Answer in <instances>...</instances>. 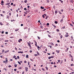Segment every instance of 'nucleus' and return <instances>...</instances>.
I'll return each mask as SVG.
<instances>
[{
  "mask_svg": "<svg viewBox=\"0 0 74 74\" xmlns=\"http://www.w3.org/2000/svg\"><path fill=\"white\" fill-rule=\"evenodd\" d=\"M27 44L29 47V49H31V42L30 41L27 42Z\"/></svg>",
  "mask_w": 74,
  "mask_h": 74,
  "instance_id": "nucleus-1",
  "label": "nucleus"
},
{
  "mask_svg": "<svg viewBox=\"0 0 74 74\" xmlns=\"http://www.w3.org/2000/svg\"><path fill=\"white\" fill-rule=\"evenodd\" d=\"M66 34L65 35V37H68L69 36V33L67 32L66 33Z\"/></svg>",
  "mask_w": 74,
  "mask_h": 74,
  "instance_id": "nucleus-2",
  "label": "nucleus"
},
{
  "mask_svg": "<svg viewBox=\"0 0 74 74\" xmlns=\"http://www.w3.org/2000/svg\"><path fill=\"white\" fill-rule=\"evenodd\" d=\"M8 62V60L7 59V58H5V61H3V63H7Z\"/></svg>",
  "mask_w": 74,
  "mask_h": 74,
  "instance_id": "nucleus-3",
  "label": "nucleus"
},
{
  "mask_svg": "<svg viewBox=\"0 0 74 74\" xmlns=\"http://www.w3.org/2000/svg\"><path fill=\"white\" fill-rule=\"evenodd\" d=\"M25 71L27 72V71H28V68L27 67H25Z\"/></svg>",
  "mask_w": 74,
  "mask_h": 74,
  "instance_id": "nucleus-4",
  "label": "nucleus"
},
{
  "mask_svg": "<svg viewBox=\"0 0 74 74\" xmlns=\"http://www.w3.org/2000/svg\"><path fill=\"white\" fill-rule=\"evenodd\" d=\"M3 4H4V1H3V0L1 1V5H4Z\"/></svg>",
  "mask_w": 74,
  "mask_h": 74,
  "instance_id": "nucleus-5",
  "label": "nucleus"
},
{
  "mask_svg": "<svg viewBox=\"0 0 74 74\" xmlns=\"http://www.w3.org/2000/svg\"><path fill=\"white\" fill-rule=\"evenodd\" d=\"M63 18H62L61 19V20L60 21V22H61V23H63Z\"/></svg>",
  "mask_w": 74,
  "mask_h": 74,
  "instance_id": "nucleus-6",
  "label": "nucleus"
},
{
  "mask_svg": "<svg viewBox=\"0 0 74 74\" xmlns=\"http://www.w3.org/2000/svg\"><path fill=\"white\" fill-rule=\"evenodd\" d=\"M70 2L71 3H74V1L73 0H70Z\"/></svg>",
  "mask_w": 74,
  "mask_h": 74,
  "instance_id": "nucleus-7",
  "label": "nucleus"
},
{
  "mask_svg": "<svg viewBox=\"0 0 74 74\" xmlns=\"http://www.w3.org/2000/svg\"><path fill=\"white\" fill-rule=\"evenodd\" d=\"M22 41V40L21 39H19V40H18V42H21V41Z\"/></svg>",
  "mask_w": 74,
  "mask_h": 74,
  "instance_id": "nucleus-8",
  "label": "nucleus"
},
{
  "mask_svg": "<svg viewBox=\"0 0 74 74\" xmlns=\"http://www.w3.org/2000/svg\"><path fill=\"white\" fill-rule=\"evenodd\" d=\"M19 30V29L18 28H17V29H15V32H18V30Z\"/></svg>",
  "mask_w": 74,
  "mask_h": 74,
  "instance_id": "nucleus-9",
  "label": "nucleus"
},
{
  "mask_svg": "<svg viewBox=\"0 0 74 74\" xmlns=\"http://www.w3.org/2000/svg\"><path fill=\"white\" fill-rule=\"evenodd\" d=\"M69 48H67L65 50V52H67L68 51V50H69Z\"/></svg>",
  "mask_w": 74,
  "mask_h": 74,
  "instance_id": "nucleus-10",
  "label": "nucleus"
},
{
  "mask_svg": "<svg viewBox=\"0 0 74 74\" xmlns=\"http://www.w3.org/2000/svg\"><path fill=\"white\" fill-rule=\"evenodd\" d=\"M23 53V51H19L18 52V53Z\"/></svg>",
  "mask_w": 74,
  "mask_h": 74,
  "instance_id": "nucleus-11",
  "label": "nucleus"
},
{
  "mask_svg": "<svg viewBox=\"0 0 74 74\" xmlns=\"http://www.w3.org/2000/svg\"><path fill=\"white\" fill-rule=\"evenodd\" d=\"M48 37H49V38H52V36H51L49 34H48Z\"/></svg>",
  "mask_w": 74,
  "mask_h": 74,
  "instance_id": "nucleus-12",
  "label": "nucleus"
},
{
  "mask_svg": "<svg viewBox=\"0 0 74 74\" xmlns=\"http://www.w3.org/2000/svg\"><path fill=\"white\" fill-rule=\"evenodd\" d=\"M36 53L37 54H38V55H40V53H39L38 52V51H37Z\"/></svg>",
  "mask_w": 74,
  "mask_h": 74,
  "instance_id": "nucleus-13",
  "label": "nucleus"
},
{
  "mask_svg": "<svg viewBox=\"0 0 74 74\" xmlns=\"http://www.w3.org/2000/svg\"><path fill=\"white\" fill-rule=\"evenodd\" d=\"M7 18L8 19H9V18H10V16H9V15H7Z\"/></svg>",
  "mask_w": 74,
  "mask_h": 74,
  "instance_id": "nucleus-14",
  "label": "nucleus"
},
{
  "mask_svg": "<svg viewBox=\"0 0 74 74\" xmlns=\"http://www.w3.org/2000/svg\"><path fill=\"white\" fill-rule=\"evenodd\" d=\"M26 58H29V55H26Z\"/></svg>",
  "mask_w": 74,
  "mask_h": 74,
  "instance_id": "nucleus-15",
  "label": "nucleus"
},
{
  "mask_svg": "<svg viewBox=\"0 0 74 74\" xmlns=\"http://www.w3.org/2000/svg\"><path fill=\"white\" fill-rule=\"evenodd\" d=\"M10 4V3H6V4H5V5H9Z\"/></svg>",
  "mask_w": 74,
  "mask_h": 74,
  "instance_id": "nucleus-16",
  "label": "nucleus"
},
{
  "mask_svg": "<svg viewBox=\"0 0 74 74\" xmlns=\"http://www.w3.org/2000/svg\"><path fill=\"white\" fill-rule=\"evenodd\" d=\"M5 42H8V40H5Z\"/></svg>",
  "mask_w": 74,
  "mask_h": 74,
  "instance_id": "nucleus-17",
  "label": "nucleus"
},
{
  "mask_svg": "<svg viewBox=\"0 0 74 74\" xmlns=\"http://www.w3.org/2000/svg\"><path fill=\"white\" fill-rule=\"evenodd\" d=\"M65 29V26L62 27L61 28V29Z\"/></svg>",
  "mask_w": 74,
  "mask_h": 74,
  "instance_id": "nucleus-18",
  "label": "nucleus"
},
{
  "mask_svg": "<svg viewBox=\"0 0 74 74\" xmlns=\"http://www.w3.org/2000/svg\"><path fill=\"white\" fill-rule=\"evenodd\" d=\"M40 8L41 9H44V7H43L42 6H41L40 7Z\"/></svg>",
  "mask_w": 74,
  "mask_h": 74,
  "instance_id": "nucleus-19",
  "label": "nucleus"
},
{
  "mask_svg": "<svg viewBox=\"0 0 74 74\" xmlns=\"http://www.w3.org/2000/svg\"><path fill=\"white\" fill-rule=\"evenodd\" d=\"M52 25H53V26L54 27H56V26H55V25H53V24H52Z\"/></svg>",
  "mask_w": 74,
  "mask_h": 74,
  "instance_id": "nucleus-20",
  "label": "nucleus"
},
{
  "mask_svg": "<svg viewBox=\"0 0 74 74\" xmlns=\"http://www.w3.org/2000/svg\"><path fill=\"white\" fill-rule=\"evenodd\" d=\"M50 44H51V45H54V44L53 43H52V42H51Z\"/></svg>",
  "mask_w": 74,
  "mask_h": 74,
  "instance_id": "nucleus-21",
  "label": "nucleus"
},
{
  "mask_svg": "<svg viewBox=\"0 0 74 74\" xmlns=\"http://www.w3.org/2000/svg\"><path fill=\"white\" fill-rule=\"evenodd\" d=\"M18 69L20 70H21V69H22V67H19L18 68Z\"/></svg>",
  "mask_w": 74,
  "mask_h": 74,
  "instance_id": "nucleus-22",
  "label": "nucleus"
},
{
  "mask_svg": "<svg viewBox=\"0 0 74 74\" xmlns=\"http://www.w3.org/2000/svg\"><path fill=\"white\" fill-rule=\"evenodd\" d=\"M20 8L21 9V10H22V9H23V7H22V5H21L20 7Z\"/></svg>",
  "mask_w": 74,
  "mask_h": 74,
  "instance_id": "nucleus-23",
  "label": "nucleus"
},
{
  "mask_svg": "<svg viewBox=\"0 0 74 74\" xmlns=\"http://www.w3.org/2000/svg\"><path fill=\"white\" fill-rule=\"evenodd\" d=\"M27 0H25L24 1V3H27Z\"/></svg>",
  "mask_w": 74,
  "mask_h": 74,
  "instance_id": "nucleus-24",
  "label": "nucleus"
},
{
  "mask_svg": "<svg viewBox=\"0 0 74 74\" xmlns=\"http://www.w3.org/2000/svg\"><path fill=\"white\" fill-rule=\"evenodd\" d=\"M46 1L47 3H49V0H47Z\"/></svg>",
  "mask_w": 74,
  "mask_h": 74,
  "instance_id": "nucleus-25",
  "label": "nucleus"
},
{
  "mask_svg": "<svg viewBox=\"0 0 74 74\" xmlns=\"http://www.w3.org/2000/svg\"><path fill=\"white\" fill-rule=\"evenodd\" d=\"M9 15L10 16H11V12L9 13Z\"/></svg>",
  "mask_w": 74,
  "mask_h": 74,
  "instance_id": "nucleus-26",
  "label": "nucleus"
},
{
  "mask_svg": "<svg viewBox=\"0 0 74 74\" xmlns=\"http://www.w3.org/2000/svg\"><path fill=\"white\" fill-rule=\"evenodd\" d=\"M70 25L71 26H72V27H73V24L71 23L70 24Z\"/></svg>",
  "mask_w": 74,
  "mask_h": 74,
  "instance_id": "nucleus-27",
  "label": "nucleus"
},
{
  "mask_svg": "<svg viewBox=\"0 0 74 74\" xmlns=\"http://www.w3.org/2000/svg\"><path fill=\"white\" fill-rule=\"evenodd\" d=\"M30 60L32 61V62H33V59H32V58H30Z\"/></svg>",
  "mask_w": 74,
  "mask_h": 74,
  "instance_id": "nucleus-28",
  "label": "nucleus"
},
{
  "mask_svg": "<svg viewBox=\"0 0 74 74\" xmlns=\"http://www.w3.org/2000/svg\"><path fill=\"white\" fill-rule=\"evenodd\" d=\"M45 68L47 70H48V67H45Z\"/></svg>",
  "mask_w": 74,
  "mask_h": 74,
  "instance_id": "nucleus-29",
  "label": "nucleus"
},
{
  "mask_svg": "<svg viewBox=\"0 0 74 74\" xmlns=\"http://www.w3.org/2000/svg\"><path fill=\"white\" fill-rule=\"evenodd\" d=\"M18 63L19 64H21V62L19 61H18Z\"/></svg>",
  "mask_w": 74,
  "mask_h": 74,
  "instance_id": "nucleus-30",
  "label": "nucleus"
},
{
  "mask_svg": "<svg viewBox=\"0 0 74 74\" xmlns=\"http://www.w3.org/2000/svg\"><path fill=\"white\" fill-rule=\"evenodd\" d=\"M60 52V50H58L57 52V53H59Z\"/></svg>",
  "mask_w": 74,
  "mask_h": 74,
  "instance_id": "nucleus-31",
  "label": "nucleus"
},
{
  "mask_svg": "<svg viewBox=\"0 0 74 74\" xmlns=\"http://www.w3.org/2000/svg\"><path fill=\"white\" fill-rule=\"evenodd\" d=\"M14 67H17V64H15L14 65Z\"/></svg>",
  "mask_w": 74,
  "mask_h": 74,
  "instance_id": "nucleus-32",
  "label": "nucleus"
},
{
  "mask_svg": "<svg viewBox=\"0 0 74 74\" xmlns=\"http://www.w3.org/2000/svg\"><path fill=\"white\" fill-rule=\"evenodd\" d=\"M55 23H56V24H57L58 23V22L57 21H55Z\"/></svg>",
  "mask_w": 74,
  "mask_h": 74,
  "instance_id": "nucleus-33",
  "label": "nucleus"
},
{
  "mask_svg": "<svg viewBox=\"0 0 74 74\" xmlns=\"http://www.w3.org/2000/svg\"><path fill=\"white\" fill-rule=\"evenodd\" d=\"M36 47H37V43H36L35 44V45Z\"/></svg>",
  "mask_w": 74,
  "mask_h": 74,
  "instance_id": "nucleus-34",
  "label": "nucleus"
},
{
  "mask_svg": "<svg viewBox=\"0 0 74 74\" xmlns=\"http://www.w3.org/2000/svg\"><path fill=\"white\" fill-rule=\"evenodd\" d=\"M62 37H63V36L61 35L60 36V38L61 39V38H62Z\"/></svg>",
  "mask_w": 74,
  "mask_h": 74,
  "instance_id": "nucleus-35",
  "label": "nucleus"
},
{
  "mask_svg": "<svg viewBox=\"0 0 74 74\" xmlns=\"http://www.w3.org/2000/svg\"><path fill=\"white\" fill-rule=\"evenodd\" d=\"M50 58H53L54 57L53 56H52L50 57Z\"/></svg>",
  "mask_w": 74,
  "mask_h": 74,
  "instance_id": "nucleus-36",
  "label": "nucleus"
},
{
  "mask_svg": "<svg viewBox=\"0 0 74 74\" xmlns=\"http://www.w3.org/2000/svg\"><path fill=\"white\" fill-rule=\"evenodd\" d=\"M34 56H37L38 55H37V54H34Z\"/></svg>",
  "mask_w": 74,
  "mask_h": 74,
  "instance_id": "nucleus-37",
  "label": "nucleus"
},
{
  "mask_svg": "<svg viewBox=\"0 0 74 74\" xmlns=\"http://www.w3.org/2000/svg\"><path fill=\"white\" fill-rule=\"evenodd\" d=\"M56 31L57 32H59V31H60V30H59V29H57Z\"/></svg>",
  "mask_w": 74,
  "mask_h": 74,
  "instance_id": "nucleus-38",
  "label": "nucleus"
},
{
  "mask_svg": "<svg viewBox=\"0 0 74 74\" xmlns=\"http://www.w3.org/2000/svg\"><path fill=\"white\" fill-rule=\"evenodd\" d=\"M11 22H13V21H14V20L11 19Z\"/></svg>",
  "mask_w": 74,
  "mask_h": 74,
  "instance_id": "nucleus-39",
  "label": "nucleus"
},
{
  "mask_svg": "<svg viewBox=\"0 0 74 74\" xmlns=\"http://www.w3.org/2000/svg\"><path fill=\"white\" fill-rule=\"evenodd\" d=\"M61 11L62 12H63V9L61 10Z\"/></svg>",
  "mask_w": 74,
  "mask_h": 74,
  "instance_id": "nucleus-40",
  "label": "nucleus"
},
{
  "mask_svg": "<svg viewBox=\"0 0 74 74\" xmlns=\"http://www.w3.org/2000/svg\"><path fill=\"white\" fill-rule=\"evenodd\" d=\"M8 67H9V68H10V67H11L12 66H11V65H9L8 66Z\"/></svg>",
  "mask_w": 74,
  "mask_h": 74,
  "instance_id": "nucleus-41",
  "label": "nucleus"
},
{
  "mask_svg": "<svg viewBox=\"0 0 74 74\" xmlns=\"http://www.w3.org/2000/svg\"><path fill=\"white\" fill-rule=\"evenodd\" d=\"M58 63H60V60H58Z\"/></svg>",
  "mask_w": 74,
  "mask_h": 74,
  "instance_id": "nucleus-42",
  "label": "nucleus"
},
{
  "mask_svg": "<svg viewBox=\"0 0 74 74\" xmlns=\"http://www.w3.org/2000/svg\"><path fill=\"white\" fill-rule=\"evenodd\" d=\"M74 66V65H73V64H72L71 65V66Z\"/></svg>",
  "mask_w": 74,
  "mask_h": 74,
  "instance_id": "nucleus-43",
  "label": "nucleus"
},
{
  "mask_svg": "<svg viewBox=\"0 0 74 74\" xmlns=\"http://www.w3.org/2000/svg\"><path fill=\"white\" fill-rule=\"evenodd\" d=\"M74 72H73L72 73H70V74H74Z\"/></svg>",
  "mask_w": 74,
  "mask_h": 74,
  "instance_id": "nucleus-44",
  "label": "nucleus"
},
{
  "mask_svg": "<svg viewBox=\"0 0 74 74\" xmlns=\"http://www.w3.org/2000/svg\"><path fill=\"white\" fill-rule=\"evenodd\" d=\"M37 47H38V49H40V48L39 46H37Z\"/></svg>",
  "mask_w": 74,
  "mask_h": 74,
  "instance_id": "nucleus-45",
  "label": "nucleus"
},
{
  "mask_svg": "<svg viewBox=\"0 0 74 74\" xmlns=\"http://www.w3.org/2000/svg\"><path fill=\"white\" fill-rule=\"evenodd\" d=\"M4 31H2V32H1V33L2 34H3V33H4Z\"/></svg>",
  "mask_w": 74,
  "mask_h": 74,
  "instance_id": "nucleus-46",
  "label": "nucleus"
},
{
  "mask_svg": "<svg viewBox=\"0 0 74 74\" xmlns=\"http://www.w3.org/2000/svg\"><path fill=\"white\" fill-rule=\"evenodd\" d=\"M4 50H3L2 51V53H4Z\"/></svg>",
  "mask_w": 74,
  "mask_h": 74,
  "instance_id": "nucleus-47",
  "label": "nucleus"
},
{
  "mask_svg": "<svg viewBox=\"0 0 74 74\" xmlns=\"http://www.w3.org/2000/svg\"><path fill=\"white\" fill-rule=\"evenodd\" d=\"M55 13H56V14H57V13H58V11H55Z\"/></svg>",
  "mask_w": 74,
  "mask_h": 74,
  "instance_id": "nucleus-48",
  "label": "nucleus"
},
{
  "mask_svg": "<svg viewBox=\"0 0 74 74\" xmlns=\"http://www.w3.org/2000/svg\"><path fill=\"white\" fill-rule=\"evenodd\" d=\"M45 10H46V9H44L43 10V11H45Z\"/></svg>",
  "mask_w": 74,
  "mask_h": 74,
  "instance_id": "nucleus-49",
  "label": "nucleus"
},
{
  "mask_svg": "<svg viewBox=\"0 0 74 74\" xmlns=\"http://www.w3.org/2000/svg\"><path fill=\"white\" fill-rule=\"evenodd\" d=\"M47 25L48 26H49V23H47Z\"/></svg>",
  "mask_w": 74,
  "mask_h": 74,
  "instance_id": "nucleus-50",
  "label": "nucleus"
},
{
  "mask_svg": "<svg viewBox=\"0 0 74 74\" xmlns=\"http://www.w3.org/2000/svg\"><path fill=\"white\" fill-rule=\"evenodd\" d=\"M42 17H43V18H45V17L44 16V14L42 15Z\"/></svg>",
  "mask_w": 74,
  "mask_h": 74,
  "instance_id": "nucleus-51",
  "label": "nucleus"
},
{
  "mask_svg": "<svg viewBox=\"0 0 74 74\" xmlns=\"http://www.w3.org/2000/svg\"><path fill=\"white\" fill-rule=\"evenodd\" d=\"M7 3H10V1H9L8 0L7 1H6Z\"/></svg>",
  "mask_w": 74,
  "mask_h": 74,
  "instance_id": "nucleus-52",
  "label": "nucleus"
},
{
  "mask_svg": "<svg viewBox=\"0 0 74 74\" xmlns=\"http://www.w3.org/2000/svg\"><path fill=\"white\" fill-rule=\"evenodd\" d=\"M73 58L71 59V61H72V62H73Z\"/></svg>",
  "mask_w": 74,
  "mask_h": 74,
  "instance_id": "nucleus-53",
  "label": "nucleus"
},
{
  "mask_svg": "<svg viewBox=\"0 0 74 74\" xmlns=\"http://www.w3.org/2000/svg\"><path fill=\"white\" fill-rule=\"evenodd\" d=\"M16 70H17L16 69H14V71H16Z\"/></svg>",
  "mask_w": 74,
  "mask_h": 74,
  "instance_id": "nucleus-54",
  "label": "nucleus"
},
{
  "mask_svg": "<svg viewBox=\"0 0 74 74\" xmlns=\"http://www.w3.org/2000/svg\"><path fill=\"white\" fill-rule=\"evenodd\" d=\"M27 27H25L24 28V29H27Z\"/></svg>",
  "mask_w": 74,
  "mask_h": 74,
  "instance_id": "nucleus-55",
  "label": "nucleus"
},
{
  "mask_svg": "<svg viewBox=\"0 0 74 74\" xmlns=\"http://www.w3.org/2000/svg\"><path fill=\"white\" fill-rule=\"evenodd\" d=\"M48 17H49L48 16H47L45 18L46 19H47V18H48Z\"/></svg>",
  "mask_w": 74,
  "mask_h": 74,
  "instance_id": "nucleus-56",
  "label": "nucleus"
},
{
  "mask_svg": "<svg viewBox=\"0 0 74 74\" xmlns=\"http://www.w3.org/2000/svg\"><path fill=\"white\" fill-rule=\"evenodd\" d=\"M24 63H27V61H24Z\"/></svg>",
  "mask_w": 74,
  "mask_h": 74,
  "instance_id": "nucleus-57",
  "label": "nucleus"
},
{
  "mask_svg": "<svg viewBox=\"0 0 74 74\" xmlns=\"http://www.w3.org/2000/svg\"><path fill=\"white\" fill-rule=\"evenodd\" d=\"M5 34H8V32H5Z\"/></svg>",
  "mask_w": 74,
  "mask_h": 74,
  "instance_id": "nucleus-58",
  "label": "nucleus"
},
{
  "mask_svg": "<svg viewBox=\"0 0 74 74\" xmlns=\"http://www.w3.org/2000/svg\"><path fill=\"white\" fill-rule=\"evenodd\" d=\"M59 13L60 14H62V12H59Z\"/></svg>",
  "mask_w": 74,
  "mask_h": 74,
  "instance_id": "nucleus-59",
  "label": "nucleus"
},
{
  "mask_svg": "<svg viewBox=\"0 0 74 74\" xmlns=\"http://www.w3.org/2000/svg\"><path fill=\"white\" fill-rule=\"evenodd\" d=\"M51 57H48L49 59H51Z\"/></svg>",
  "mask_w": 74,
  "mask_h": 74,
  "instance_id": "nucleus-60",
  "label": "nucleus"
},
{
  "mask_svg": "<svg viewBox=\"0 0 74 74\" xmlns=\"http://www.w3.org/2000/svg\"><path fill=\"white\" fill-rule=\"evenodd\" d=\"M29 52L30 53H32V50L30 51Z\"/></svg>",
  "mask_w": 74,
  "mask_h": 74,
  "instance_id": "nucleus-61",
  "label": "nucleus"
},
{
  "mask_svg": "<svg viewBox=\"0 0 74 74\" xmlns=\"http://www.w3.org/2000/svg\"><path fill=\"white\" fill-rule=\"evenodd\" d=\"M57 67V66H56V65H54V67Z\"/></svg>",
  "mask_w": 74,
  "mask_h": 74,
  "instance_id": "nucleus-62",
  "label": "nucleus"
},
{
  "mask_svg": "<svg viewBox=\"0 0 74 74\" xmlns=\"http://www.w3.org/2000/svg\"><path fill=\"white\" fill-rule=\"evenodd\" d=\"M27 10V9L26 8H24V10Z\"/></svg>",
  "mask_w": 74,
  "mask_h": 74,
  "instance_id": "nucleus-63",
  "label": "nucleus"
},
{
  "mask_svg": "<svg viewBox=\"0 0 74 74\" xmlns=\"http://www.w3.org/2000/svg\"><path fill=\"white\" fill-rule=\"evenodd\" d=\"M72 23H73V25H74V22H73V21H72Z\"/></svg>",
  "mask_w": 74,
  "mask_h": 74,
  "instance_id": "nucleus-64",
  "label": "nucleus"
}]
</instances>
